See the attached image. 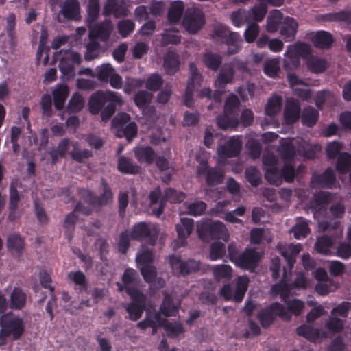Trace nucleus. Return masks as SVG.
I'll return each instance as SVG.
<instances>
[{
  "label": "nucleus",
  "instance_id": "f3484780",
  "mask_svg": "<svg viewBox=\"0 0 351 351\" xmlns=\"http://www.w3.org/2000/svg\"><path fill=\"white\" fill-rule=\"evenodd\" d=\"M234 77V68L232 64H225L215 82L216 88L214 99L220 101V96L223 93V88L227 84L232 82Z\"/></svg>",
  "mask_w": 351,
  "mask_h": 351
},
{
  "label": "nucleus",
  "instance_id": "dca6fc26",
  "mask_svg": "<svg viewBox=\"0 0 351 351\" xmlns=\"http://www.w3.org/2000/svg\"><path fill=\"white\" fill-rule=\"evenodd\" d=\"M189 71L190 77L186 89L184 104L186 106L191 107L193 104V90L195 87L201 86L203 77L194 63L190 64Z\"/></svg>",
  "mask_w": 351,
  "mask_h": 351
},
{
  "label": "nucleus",
  "instance_id": "4be33fe9",
  "mask_svg": "<svg viewBox=\"0 0 351 351\" xmlns=\"http://www.w3.org/2000/svg\"><path fill=\"white\" fill-rule=\"evenodd\" d=\"M336 175L331 167H327L322 173H313L311 182L312 184L326 188H332L336 182Z\"/></svg>",
  "mask_w": 351,
  "mask_h": 351
},
{
  "label": "nucleus",
  "instance_id": "2f4dec72",
  "mask_svg": "<svg viewBox=\"0 0 351 351\" xmlns=\"http://www.w3.org/2000/svg\"><path fill=\"white\" fill-rule=\"evenodd\" d=\"M194 228V220L191 218L182 217L180 223L176 225L178 237L181 241L186 240Z\"/></svg>",
  "mask_w": 351,
  "mask_h": 351
},
{
  "label": "nucleus",
  "instance_id": "8fccbe9b",
  "mask_svg": "<svg viewBox=\"0 0 351 351\" xmlns=\"http://www.w3.org/2000/svg\"><path fill=\"white\" fill-rule=\"evenodd\" d=\"M305 308V303L304 301L298 299L293 298L287 306H285V311L287 312L292 319L293 315L295 317L300 316Z\"/></svg>",
  "mask_w": 351,
  "mask_h": 351
},
{
  "label": "nucleus",
  "instance_id": "39448f33",
  "mask_svg": "<svg viewBox=\"0 0 351 351\" xmlns=\"http://www.w3.org/2000/svg\"><path fill=\"white\" fill-rule=\"evenodd\" d=\"M256 317L263 328H269L277 317L285 322L291 321L289 315L285 311V306L278 302H271L267 306L261 308Z\"/></svg>",
  "mask_w": 351,
  "mask_h": 351
},
{
  "label": "nucleus",
  "instance_id": "6ab92c4d",
  "mask_svg": "<svg viewBox=\"0 0 351 351\" xmlns=\"http://www.w3.org/2000/svg\"><path fill=\"white\" fill-rule=\"evenodd\" d=\"M140 282L141 278L138 272L132 267H127L122 274L121 282H117L116 285L119 291L127 292L128 288H138Z\"/></svg>",
  "mask_w": 351,
  "mask_h": 351
},
{
  "label": "nucleus",
  "instance_id": "1a4fd4ad",
  "mask_svg": "<svg viewBox=\"0 0 351 351\" xmlns=\"http://www.w3.org/2000/svg\"><path fill=\"white\" fill-rule=\"evenodd\" d=\"M102 193L97 196L94 193L88 189H83L81 193L84 202L89 205L95 206L96 209H99L110 204L113 199V193L108 184L104 179L101 180Z\"/></svg>",
  "mask_w": 351,
  "mask_h": 351
},
{
  "label": "nucleus",
  "instance_id": "b1692460",
  "mask_svg": "<svg viewBox=\"0 0 351 351\" xmlns=\"http://www.w3.org/2000/svg\"><path fill=\"white\" fill-rule=\"evenodd\" d=\"M113 129L122 132H136V123L131 121L130 116L126 113H118L112 121Z\"/></svg>",
  "mask_w": 351,
  "mask_h": 351
},
{
  "label": "nucleus",
  "instance_id": "864d4df0",
  "mask_svg": "<svg viewBox=\"0 0 351 351\" xmlns=\"http://www.w3.org/2000/svg\"><path fill=\"white\" fill-rule=\"evenodd\" d=\"M67 276L69 280L73 281L76 285L79 286V289L81 292L87 291L88 285L86 280V277L82 271H71L68 274Z\"/></svg>",
  "mask_w": 351,
  "mask_h": 351
},
{
  "label": "nucleus",
  "instance_id": "412c9836",
  "mask_svg": "<svg viewBox=\"0 0 351 351\" xmlns=\"http://www.w3.org/2000/svg\"><path fill=\"white\" fill-rule=\"evenodd\" d=\"M300 104L298 100L293 98L287 99L283 113L284 123L289 125L295 123L300 118Z\"/></svg>",
  "mask_w": 351,
  "mask_h": 351
},
{
  "label": "nucleus",
  "instance_id": "7ed1b4c3",
  "mask_svg": "<svg viewBox=\"0 0 351 351\" xmlns=\"http://www.w3.org/2000/svg\"><path fill=\"white\" fill-rule=\"evenodd\" d=\"M311 47L307 44L297 43L288 45L284 54V69L287 71L297 69L300 64V58H303L306 62V58L311 56Z\"/></svg>",
  "mask_w": 351,
  "mask_h": 351
},
{
  "label": "nucleus",
  "instance_id": "774afa93",
  "mask_svg": "<svg viewBox=\"0 0 351 351\" xmlns=\"http://www.w3.org/2000/svg\"><path fill=\"white\" fill-rule=\"evenodd\" d=\"M325 326L330 333L335 335L341 332L343 328V322L337 316L331 315L328 317Z\"/></svg>",
  "mask_w": 351,
  "mask_h": 351
},
{
  "label": "nucleus",
  "instance_id": "f03ea898",
  "mask_svg": "<svg viewBox=\"0 0 351 351\" xmlns=\"http://www.w3.org/2000/svg\"><path fill=\"white\" fill-rule=\"evenodd\" d=\"M0 345H4L9 337H11L13 341L20 339L25 330L23 319L10 313L3 314L0 317Z\"/></svg>",
  "mask_w": 351,
  "mask_h": 351
},
{
  "label": "nucleus",
  "instance_id": "bb28decb",
  "mask_svg": "<svg viewBox=\"0 0 351 351\" xmlns=\"http://www.w3.org/2000/svg\"><path fill=\"white\" fill-rule=\"evenodd\" d=\"M80 11V3L77 0H66L60 10L65 19L74 20L79 19Z\"/></svg>",
  "mask_w": 351,
  "mask_h": 351
},
{
  "label": "nucleus",
  "instance_id": "393cba45",
  "mask_svg": "<svg viewBox=\"0 0 351 351\" xmlns=\"http://www.w3.org/2000/svg\"><path fill=\"white\" fill-rule=\"evenodd\" d=\"M88 26L90 29L89 36L98 38L103 40H106L112 30V25L110 20H105L101 23L94 25L92 23Z\"/></svg>",
  "mask_w": 351,
  "mask_h": 351
},
{
  "label": "nucleus",
  "instance_id": "0e129e2a",
  "mask_svg": "<svg viewBox=\"0 0 351 351\" xmlns=\"http://www.w3.org/2000/svg\"><path fill=\"white\" fill-rule=\"evenodd\" d=\"M141 274L144 280L149 284H154L156 280L157 269L151 265H143L140 269Z\"/></svg>",
  "mask_w": 351,
  "mask_h": 351
},
{
  "label": "nucleus",
  "instance_id": "a211bd4d",
  "mask_svg": "<svg viewBox=\"0 0 351 351\" xmlns=\"http://www.w3.org/2000/svg\"><path fill=\"white\" fill-rule=\"evenodd\" d=\"M287 80L293 93L302 100L308 101L312 97V93L308 84L295 73L287 74Z\"/></svg>",
  "mask_w": 351,
  "mask_h": 351
},
{
  "label": "nucleus",
  "instance_id": "2eb2a0df",
  "mask_svg": "<svg viewBox=\"0 0 351 351\" xmlns=\"http://www.w3.org/2000/svg\"><path fill=\"white\" fill-rule=\"evenodd\" d=\"M259 258L256 250L246 248L241 252L236 261L233 263L237 267L253 272L258 265Z\"/></svg>",
  "mask_w": 351,
  "mask_h": 351
},
{
  "label": "nucleus",
  "instance_id": "5701e85b",
  "mask_svg": "<svg viewBox=\"0 0 351 351\" xmlns=\"http://www.w3.org/2000/svg\"><path fill=\"white\" fill-rule=\"evenodd\" d=\"M298 24L292 17L286 16L280 27V34L285 41H291L295 38L298 32Z\"/></svg>",
  "mask_w": 351,
  "mask_h": 351
},
{
  "label": "nucleus",
  "instance_id": "9b49d317",
  "mask_svg": "<svg viewBox=\"0 0 351 351\" xmlns=\"http://www.w3.org/2000/svg\"><path fill=\"white\" fill-rule=\"evenodd\" d=\"M225 230L223 223L219 221H203L197 228L199 237L205 241L221 239Z\"/></svg>",
  "mask_w": 351,
  "mask_h": 351
},
{
  "label": "nucleus",
  "instance_id": "a878e982",
  "mask_svg": "<svg viewBox=\"0 0 351 351\" xmlns=\"http://www.w3.org/2000/svg\"><path fill=\"white\" fill-rule=\"evenodd\" d=\"M332 197L329 192L320 191L313 194L310 202L311 209L313 211H321L331 201Z\"/></svg>",
  "mask_w": 351,
  "mask_h": 351
},
{
  "label": "nucleus",
  "instance_id": "9d476101",
  "mask_svg": "<svg viewBox=\"0 0 351 351\" xmlns=\"http://www.w3.org/2000/svg\"><path fill=\"white\" fill-rule=\"evenodd\" d=\"M197 177L204 176L208 186H215L221 184L224 180V172L221 169L211 167L206 160H202L197 168Z\"/></svg>",
  "mask_w": 351,
  "mask_h": 351
},
{
  "label": "nucleus",
  "instance_id": "de8ad7c7",
  "mask_svg": "<svg viewBox=\"0 0 351 351\" xmlns=\"http://www.w3.org/2000/svg\"><path fill=\"white\" fill-rule=\"evenodd\" d=\"M282 101V97L276 95L271 96L265 105L266 115L273 117L277 114L281 110Z\"/></svg>",
  "mask_w": 351,
  "mask_h": 351
},
{
  "label": "nucleus",
  "instance_id": "680f3d73",
  "mask_svg": "<svg viewBox=\"0 0 351 351\" xmlns=\"http://www.w3.org/2000/svg\"><path fill=\"white\" fill-rule=\"evenodd\" d=\"M88 16L86 22L88 25L94 23L99 14V0H89L87 7Z\"/></svg>",
  "mask_w": 351,
  "mask_h": 351
},
{
  "label": "nucleus",
  "instance_id": "c03bdc74",
  "mask_svg": "<svg viewBox=\"0 0 351 351\" xmlns=\"http://www.w3.org/2000/svg\"><path fill=\"white\" fill-rule=\"evenodd\" d=\"M69 143L68 139L63 138L59 142L56 148H53L49 151L51 164H56L59 158L65 156L68 150Z\"/></svg>",
  "mask_w": 351,
  "mask_h": 351
},
{
  "label": "nucleus",
  "instance_id": "a18cd8bd",
  "mask_svg": "<svg viewBox=\"0 0 351 351\" xmlns=\"http://www.w3.org/2000/svg\"><path fill=\"white\" fill-rule=\"evenodd\" d=\"M154 260V255L152 250L146 245H142L141 250L136 253V263L143 266L152 264Z\"/></svg>",
  "mask_w": 351,
  "mask_h": 351
},
{
  "label": "nucleus",
  "instance_id": "7c9ffc66",
  "mask_svg": "<svg viewBox=\"0 0 351 351\" xmlns=\"http://www.w3.org/2000/svg\"><path fill=\"white\" fill-rule=\"evenodd\" d=\"M6 246L9 252H14L21 256L25 247V240L19 233H12L7 238Z\"/></svg>",
  "mask_w": 351,
  "mask_h": 351
},
{
  "label": "nucleus",
  "instance_id": "79ce46f5",
  "mask_svg": "<svg viewBox=\"0 0 351 351\" xmlns=\"http://www.w3.org/2000/svg\"><path fill=\"white\" fill-rule=\"evenodd\" d=\"M184 10L182 1H176L173 2L167 12V19L169 23H176L180 21Z\"/></svg>",
  "mask_w": 351,
  "mask_h": 351
},
{
  "label": "nucleus",
  "instance_id": "6e6552de",
  "mask_svg": "<svg viewBox=\"0 0 351 351\" xmlns=\"http://www.w3.org/2000/svg\"><path fill=\"white\" fill-rule=\"evenodd\" d=\"M159 233L160 230L157 226H150L146 221H139L133 225L130 231V237L138 241L145 240L154 246L157 242Z\"/></svg>",
  "mask_w": 351,
  "mask_h": 351
},
{
  "label": "nucleus",
  "instance_id": "f8f14e48",
  "mask_svg": "<svg viewBox=\"0 0 351 351\" xmlns=\"http://www.w3.org/2000/svg\"><path fill=\"white\" fill-rule=\"evenodd\" d=\"M213 36L217 41L224 39L229 46V53L230 54L238 51L242 42L240 36L237 33L230 32L226 26L222 25H219L215 28Z\"/></svg>",
  "mask_w": 351,
  "mask_h": 351
},
{
  "label": "nucleus",
  "instance_id": "052dcab7",
  "mask_svg": "<svg viewBox=\"0 0 351 351\" xmlns=\"http://www.w3.org/2000/svg\"><path fill=\"white\" fill-rule=\"evenodd\" d=\"M226 246L220 241L214 242L210 245L209 256L211 261L221 259L226 254Z\"/></svg>",
  "mask_w": 351,
  "mask_h": 351
},
{
  "label": "nucleus",
  "instance_id": "49530a36",
  "mask_svg": "<svg viewBox=\"0 0 351 351\" xmlns=\"http://www.w3.org/2000/svg\"><path fill=\"white\" fill-rule=\"evenodd\" d=\"M319 118V112L313 107L304 108L301 115V122L302 125L307 127L314 125Z\"/></svg>",
  "mask_w": 351,
  "mask_h": 351
},
{
  "label": "nucleus",
  "instance_id": "58836bf2",
  "mask_svg": "<svg viewBox=\"0 0 351 351\" xmlns=\"http://www.w3.org/2000/svg\"><path fill=\"white\" fill-rule=\"evenodd\" d=\"M69 95V88L66 85H58L53 91L54 105L60 110L64 106V103Z\"/></svg>",
  "mask_w": 351,
  "mask_h": 351
},
{
  "label": "nucleus",
  "instance_id": "4c0bfd02",
  "mask_svg": "<svg viewBox=\"0 0 351 351\" xmlns=\"http://www.w3.org/2000/svg\"><path fill=\"white\" fill-rule=\"evenodd\" d=\"M282 14L278 10L271 11L267 19L266 29L270 33H274L280 29V24L284 19Z\"/></svg>",
  "mask_w": 351,
  "mask_h": 351
},
{
  "label": "nucleus",
  "instance_id": "09e8293b",
  "mask_svg": "<svg viewBox=\"0 0 351 351\" xmlns=\"http://www.w3.org/2000/svg\"><path fill=\"white\" fill-rule=\"evenodd\" d=\"M280 58H271L264 63L263 70L265 75L271 78L278 77L280 71Z\"/></svg>",
  "mask_w": 351,
  "mask_h": 351
},
{
  "label": "nucleus",
  "instance_id": "cd10ccee",
  "mask_svg": "<svg viewBox=\"0 0 351 351\" xmlns=\"http://www.w3.org/2000/svg\"><path fill=\"white\" fill-rule=\"evenodd\" d=\"M134 153L136 158L141 163L152 164L154 162L156 152L150 146L134 147Z\"/></svg>",
  "mask_w": 351,
  "mask_h": 351
},
{
  "label": "nucleus",
  "instance_id": "72a5a7b5",
  "mask_svg": "<svg viewBox=\"0 0 351 351\" xmlns=\"http://www.w3.org/2000/svg\"><path fill=\"white\" fill-rule=\"evenodd\" d=\"M334 243L335 239L332 236L327 234L321 235L317 238L315 243V250L320 254H329Z\"/></svg>",
  "mask_w": 351,
  "mask_h": 351
},
{
  "label": "nucleus",
  "instance_id": "c756f323",
  "mask_svg": "<svg viewBox=\"0 0 351 351\" xmlns=\"http://www.w3.org/2000/svg\"><path fill=\"white\" fill-rule=\"evenodd\" d=\"M117 169L119 172L127 175L138 174L141 171V167L134 165L130 158L121 156L118 158Z\"/></svg>",
  "mask_w": 351,
  "mask_h": 351
},
{
  "label": "nucleus",
  "instance_id": "6e6d98bb",
  "mask_svg": "<svg viewBox=\"0 0 351 351\" xmlns=\"http://www.w3.org/2000/svg\"><path fill=\"white\" fill-rule=\"evenodd\" d=\"M280 171L283 180L288 183L293 182L298 176V170L293 162H284Z\"/></svg>",
  "mask_w": 351,
  "mask_h": 351
},
{
  "label": "nucleus",
  "instance_id": "13d9d810",
  "mask_svg": "<svg viewBox=\"0 0 351 351\" xmlns=\"http://www.w3.org/2000/svg\"><path fill=\"white\" fill-rule=\"evenodd\" d=\"M247 153L252 159H257L261 156L262 152L261 143L256 139L250 138L245 144Z\"/></svg>",
  "mask_w": 351,
  "mask_h": 351
},
{
  "label": "nucleus",
  "instance_id": "473e14b6",
  "mask_svg": "<svg viewBox=\"0 0 351 351\" xmlns=\"http://www.w3.org/2000/svg\"><path fill=\"white\" fill-rule=\"evenodd\" d=\"M27 295L19 287H14L10 294V306L12 310H21L26 304Z\"/></svg>",
  "mask_w": 351,
  "mask_h": 351
},
{
  "label": "nucleus",
  "instance_id": "5fc2aeb1",
  "mask_svg": "<svg viewBox=\"0 0 351 351\" xmlns=\"http://www.w3.org/2000/svg\"><path fill=\"white\" fill-rule=\"evenodd\" d=\"M179 306L176 305L173 299L167 295L165 298L160 306V311L166 317L174 315L178 311Z\"/></svg>",
  "mask_w": 351,
  "mask_h": 351
},
{
  "label": "nucleus",
  "instance_id": "e2e57ef3",
  "mask_svg": "<svg viewBox=\"0 0 351 351\" xmlns=\"http://www.w3.org/2000/svg\"><path fill=\"white\" fill-rule=\"evenodd\" d=\"M245 176L249 183L254 187L258 186L261 182V173L255 166H251L245 171Z\"/></svg>",
  "mask_w": 351,
  "mask_h": 351
},
{
  "label": "nucleus",
  "instance_id": "ea45409f",
  "mask_svg": "<svg viewBox=\"0 0 351 351\" xmlns=\"http://www.w3.org/2000/svg\"><path fill=\"white\" fill-rule=\"evenodd\" d=\"M278 152L285 162H293L296 156L295 147L291 141L281 143Z\"/></svg>",
  "mask_w": 351,
  "mask_h": 351
},
{
  "label": "nucleus",
  "instance_id": "20e7f679",
  "mask_svg": "<svg viewBox=\"0 0 351 351\" xmlns=\"http://www.w3.org/2000/svg\"><path fill=\"white\" fill-rule=\"evenodd\" d=\"M240 102L234 95H231L225 103L224 112L221 116L217 117V123L219 128L222 130H235L239 121L234 116L237 114Z\"/></svg>",
  "mask_w": 351,
  "mask_h": 351
},
{
  "label": "nucleus",
  "instance_id": "ddd939ff",
  "mask_svg": "<svg viewBox=\"0 0 351 351\" xmlns=\"http://www.w3.org/2000/svg\"><path fill=\"white\" fill-rule=\"evenodd\" d=\"M182 23L189 34H197L205 23L204 15L198 9H189L186 12Z\"/></svg>",
  "mask_w": 351,
  "mask_h": 351
},
{
  "label": "nucleus",
  "instance_id": "a19ab883",
  "mask_svg": "<svg viewBox=\"0 0 351 351\" xmlns=\"http://www.w3.org/2000/svg\"><path fill=\"white\" fill-rule=\"evenodd\" d=\"M312 42L316 47L327 49L330 47L333 42L330 34L325 31L317 32L312 38Z\"/></svg>",
  "mask_w": 351,
  "mask_h": 351
},
{
  "label": "nucleus",
  "instance_id": "e433bc0d",
  "mask_svg": "<svg viewBox=\"0 0 351 351\" xmlns=\"http://www.w3.org/2000/svg\"><path fill=\"white\" fill-rule=\"evenodd\" d=\"M178 56L173 52H168L164 57L163 67L167 75H173L179 69Z\"/></svg>",
  "mask_w": 351,
  "mask_h": 351
},
{
  "label": "nucleus",
  "instance_id": "aec40b11",
  "mask_svg": "<svg viewBox=\"0 0 351 351\" xmlns=\"http://www.w3.org/2000/svg\"><path fill=\"white\" fill-rule=\"evenodd\" d=\"M242 147V142L239 136H232L224 145L218 149V155L221 159L237 157L239 155Z\"/></svg>",
  "mask_w": 351,
  "mask_h": 351
},
{
  "label": "nucleus",
  "instance_id": "4d7b16f0",
  "mask_svg": "<svg viewBox=\"0 0 351 351\" xmlns=\"http://www.w3.org/2000/svg\"><path fill=\"white\" fill-rule=\"evenodd\" d=\"M265 178L269 184L276 186L281 185L284 180L280 171L276 167H271L266 169Z\"/></svg>",
  "mask_w": 351,
  "mask_h": 351
},
{
  "label": "nucleus",
  "instance_id": "bf43d9fd",
  "mask_svg": "<svg viewBox=\"0 0 351 351\" xmlns=\"http://www.w3.org/2000/svg\"><path fill=\"white\" fill-rule=\"evenodd\" d=\"M203 62L208 69L217 71L221 64L222 59L218 54L208 52L204 55Z\"/></svg>",
  "mask_w": 351,
  "mask_h": 351
},
{
  "label": "nucleus",
  "instance_id": "603ef678",
  "mask_svg": "<svg viewBox=\"0 0 351 351\" xmlns=\"http://www.w3.org/2000/svg\"><path fill=\"white\" fill-rule=\"evenodd\" d=\"M266 13L267 6L265 3H261L260 4L254 5L248 10L247 14V19L248 20V21H261L263 20Z\"/></svg>",
  "mask_w": 351,
  "mask_h": 351
},
{
  "label": "nucleus",
  "instance_id": "0eeeda50",
  "mask_svg": "<svg viewBox=\"0 0 351 351\" xmlns=\"http://www.w3.org/2000/svg\"><path fill=\"white\" fill-rule=\"evenodd\" d=\"M167 260L173 274L176 276H186L198 271L201 267L199 261L193 258L184 261L175 254L169 255Z\"/></svg>",
  "mask_w": 351,
  "mask_h": 351
},
{
  "label": "nucleus",
  "instance_id": "37998d69",
  "mask_svg": "<svg viewBox=\"0 0 351 351\" xmlns=\"http://www.w3.org/2000/svg\"><path fill=\"white\" fill-rule=\"evenodd\" d=\"M232 268L229 265H215L213 267V274L215 279L219 282L221 280H229L232 276Z\"/></svg>",
  "mask_w": 351,
  "mask_h": 351
},
{
  "label": "nucleus",
  "instance_id": "f257e3e1",
  "mask_svg": "<svg viewBox=\"0 0 351 351\" xmlns=\"http://www.w3.org/2000/svg\"><path fill=\"white\" fill-rule=\"evenodd\" d=\"M123 100L117 92L112 90L97 91L88 102V110L93 114L101 113V120H108L114 113L116 106L122 105Z\"/></svg>",
  "mask_w": 351,
  "mask_h": 351
},
{
  "label": "nucleus",
  "instance_id": "c9c22d12",
  "mask_svg": "<svg viewBox=\"0 0 351 351\" xmlns=\"http://www.w3.org/2000/svg\"><path fill=\"white\" fill-rule=\"evenodd\" d=\"M306 64L307 69L314 73H323L328 66L326 60L313 56L306 58Z\"/></svg>",
  "mask_w": 351,
  "mask_h": 351
},
{
  "label": "nucleus",
  "instance_id": "f704fd0d",
  "mask_svg": "<svg viewBox=\"0 0 351 351\" xmlns=\"http://www.w3.org/2000/svg\"><path fill=\"white\" fill-rule=\"evenodd\" d=\"M125 293L131 300L127 305L146 308L147 296L138 288H128Z\"/></svg>",
  "mask_w": 351,
  "mask_h": 351
},
{
  "label": "nucleus",
  "instance_id": "338daca9",
  "mask_svg": "<svg viewBox=\"0 0 351 351\" xmlns=\"http://www.w3.org/2000/svg\"><path fill=\"white\" fill-rule=\"evenodd\" d=\"M97 78L104 82H108L110 76L114 73L115 69L108 63L103 64L96 68Z\"/></svg>",
  "mask_w": 351,
  "mask_h": 351
},
{
  "label": "nucleus",
  "instance_id": "c85d7f7f",
  "mask_svg": "<svg viewBox=\"0 0 351 351\" xmlns=\"http://www.w3.org/2000/svg\"><path fill=\"white\" fill-rule=\"evenodd\" d=\"M296 333L300 337L315 342L321 337V329L314 328L306 324H302L296 328Z\"/></svg>",
  "mask_w": 351,
  "mask_h": 351
},
{
  "label": "nucleus",
  "instance_id": "69168bd1",
  "mask_svg": "<svg viewBox=\"0 0 351 351\" xmlns=\"http://www.w3.org/2000/svg\"><path fill=\"white\" fill-rule=\"evenodd\" d=\"M162 42L164 45L178 44L181 40V36L175 28L167 29L162 34Z\"/></svg>",
  "mask_w": 351,
  "mask_h": 351
},
{
  "label": "nucleus",
  "instance_id": "3c124183",
  "mask_svg": "<svg viewBox=\"0 0 351 351\" xmlns=\"http://www.w3.org/2000/svg\"><path fill=\"white\" fill-rule=\"evenodd\" d=\"M336 170L340 174H346L351 166V155L348 152H341L337 158Z\"/></svg>",
  "mask_w": 351,
  "mask_h": 351
},
{
  "label": "nucleus",
  "instance_id": "423d86ee",
  "mask_svg": "<svg viewBox=\"0 0 351 351\" xmlns=\"http://www.w3.org/2000/svg\"><path fill=\"white\" fill-rule=\"evenodd\" d=\"M249 278L246 275L239 276L236 279L235 285H224L219 291V294L226 301L241 302L245 295L249 285Z\"/></svg>",
  "mask_w": 351,
  "mask_h": 351
},
{
  "label": "nucleus",
  "instance_id": "4468645a",
  "mask_svg": "<svg viewBox=\"0 0 351 351\" xmlns=\"http://www.w3.org/2000/svg\"><path fill=\"white\" fill-rule=\"evenodd\" d=\"M80 55L73 51H66L64 52L59 63V68L61 72L66 77H71L75 74V66L81 63Z\"/></svg>",
  "mask_w": 351,
  "mask_h": 351
}]
</instances>
